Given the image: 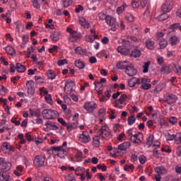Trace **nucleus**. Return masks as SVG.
Instances as JSON below:
<instances>
[{
	"label": "nucleus",
	"instance_id": "33",
	"mask_svg": "<svg viewBox=\"0 0 181 181\" xmlns=\"http://www.w3.org/2000/svg\"><path fill=\"white\" fill-rule=\"evenodd\" d=\"M98 56H100L101 57H105V59H108L110 57V52L103 49L98 54Z\"/></svg>",
	"mask_w": 181,
	"mask_h": 181
},
{
	"label": "nucleus",
	"instance_id": "64",
	"mask_svg": "<svg viewBox=\"0 0 181 181\" xmlns=\"http://www.w3.org/2000/svg\"><path fill=\"white\" fill-rule=\"evenodd\" d=\"M68 180L69 181H76V177H74V175H73V174H69L68 175Z\"/></svg>",
	"mask_w": 181,
	"mask_h": 181
},
{
	"label": "nucleus",
	"instance_id": "63",
	"mask_svg": "<svg viewBox=\"0 0 181 181\" xmlns=\"http://www.w3.org/2000/svg\"><path fill=\"white\" fill-rule=\"evenodd\" d=\"M1 149H2V151H4V152H5V151L9 149V145L8 144V143H4L2 144Z\"/></svg>",
	"mask_w": 181,
	"mask_h": 181
},
{
	"label": "nucleus",
	"instance_id": "9",
	"mask_svg": "<svg viewBox=\"0 0 181 181\" xmlns=\"http://www.w3.org/2000/svg\"><path fill=\"white\" fill-rule=\"evenodd\" d=\"M168 42L171 46L175 47L177 46L179 43H180V37L172 35V32L168 34Z\"/></svg>",
	"mask_w": 181,
	"mask_h": 181
},
{
	"label": "nucleus",
	"instance_id": "14",
	"mask_svg": "<svg viewBox=\"0 0 181 181\" xmlns=\"http://www.w3.org/2000/svg\"><path fill=\"white\" fill-rule=\"evenodd\" d=\"M80 25L84 28V29H90V23L84 17H81L78 19Z\"/></svg>",
	"mask_w": 181,
	"mask_h": 181
},
{
	"label": "nucleus",
	"instance_id": "45",
	"mask_svg": "<svg viewBox=\"0 0 181 181\" xmlns=\"http://www.w3.org/2000/svg\"><path fill=\"white\" fill-rule=\"evenodd\" d=\"M152 87V85L151 83H142L141 86V90H149Z\"/></svg>",
	"mask_w": 181,
	"mask_h": 181
},
{
	"label": "nucleus",
	"instance_id": "31",
	"mask_svg": "<svg viewBox=\"0 0 181 181\" xmlns=\"http://www.w3.org/2000/svg\"><path fill=\"white\" fill-rule=\"evenodd\" d=\"M175 145H181V132L175 134V140L174 141Z\"/></svg>",
	"mask_w": 181,
	"mask_h": 181
},
{
	"label": "nucleus",
	"instance_id": "58",
	"mask_svg": "<svg viewBox=\"0 0 181 181\" xmlns=\"http://www.w3.org/2000/svg\"><path fill=\"white\" fill-rule=\"evenodd\" d=\"M59 50V47L57 45H53L51 48L49 49V53H53L54 52H57Z\"/></svg>",
	"mask_w": 181,
	"mask_h": 181
},
{
	"label": "nucleus",
	"instance_id": "56",
	"mask_svg": "<svg viewBox=\"0 0 181 181\" xmlns=\"http://www.w3.org/2000/svg\"><path fill=\"white\" fill-rule=\"evenodd\" d=\"M132 8H139V2L138 0H133L132 1Z\"/></svg>",
	"mask_w": 181,
	"mask_h": 181
},
{
	"label": "nucleus",
	"instance_id": "25",
	"mask_svg": "<svg viewBox=\"0 0 181 181\" xmlns=\"http://www.w3.org/2000/svg\"><path fill=\"white\" fill-rule=\"evenodd\" d=\"M50 37L53 42H57L60 40V33L54 32L51 35Z\"/></svg>",
	"mask_w": 181,
	"mask_h": 181
},
{
	"label": "nucleus",
	"instance_id": "26",
	"mask_svg": "<svg viewBox=\"0 0 181 181\" xmlns=\"http://www.w3.org/2000/svg\"><path fill=\"white\" fill-rule=\"evenodd\" d=\"M67 153V150L66 148H63L59 153H57V156L60 158L61 159H66V155Z\"/></svg>",
	"mask_w": 181,
	"mask_h": 181
},
{
	"label": "nucleus",
	"instance_id": "5",
	"mask_svg": "<svg viewBox=\"0 0 181 181\" xmlns=\"http://www.w3.org/2000/svg\"><path fill=\"white\" fill-rule=\"evenodd\" d=\"M45 162H46V156L40 154L35 156L33 165L35 168H43Z\"/></svg>",
	"mask_w": 181,
	"mask_h": 181
},
{
	"label": "nucleus",
	"instance_id": "52",
	"mask_svg": "<svg viewBox=\"0 0 181 181\" xmlns=\"http://www.w3.org/2000/svg\"><path fill=\"white\" fill-rule=\"evenodd\" d=\"M126 21H128V22H134V16L132 14H127L125 16Z\"/></svg>",
	"mask_w": 181,
	"mask_h": 181
},
{
	"label": "nucleus",
	"instance_id": "12",
	"mask_svg": "<svg viewBox=\"0 0 181 181\" xmlns=\"http://www.w3.org/2000/svg\"><path fill=\"white\" fill-rule=\"evenodd\" d=\"M173 8V3L170 0H166L165 2L161 6V10L163 12H170Z\"/></svg>",
	"mask_w": 181,
	"mask_h": 181
},
{
	"label": "nucleus",
	"instance_id": "36",
	"mask_svg": "<svg viewBox=\"0 0 181 181\" xmlns=\"http://www.w3.org/2000/svg\"><path fill=\"white\" fill-rule=\"evenodd\" d=\"M149 66H151V62H145L143 66V73H148L149 71Z\"/></svg>",
	"mask_w": 181,
	"mask_h": 181
},
{
	"label": "nucleus",
	"instance_id": "4",
	"mask_svg": "<svg viewBox=\"0 0 181 181\" xmlns=\"http://www.w3.org/2000/svg\"><path fill=\"white\" fill-rule=\"evenodd\" d=\"M42 114L45 119H56L59 117V112L52 109H45Z\"/></svg>",
	"mask_w": 181,
	"mask_h": 181
},
{
	"label": "nucleus",
	"instance_id": "46",
	"mask_svg": "<svg viewBox=\"0 0 181 181\" xmlns=\"http://www.w3.org/2000/svg\"><path fill=\"white\" fill-rule=\"evenodd\" d=\"M154 138L155 136L153 135H151L148 137L146 144L147 145H148V146H151V145H152Z\"/></svg>",
	"mask_w": 181,
	"mask_h": 181
},
{
	"label": "nucleus",
	"instance_id": "41",
	"mask_svg": "<svg viewBox=\"0 0 181 181\" xmlns=\"http://www.w3.org/2000/svg\"><path fill=\"white\" fill-rule=\"evenodd\" d=\"M177 117L173 116L170 117V119H168V122L172 125H176V124H177Z\"/></svg>",
	"mask_w": 181,
	"mask_h": 181
},
{
	"label": "nucleus",
	"instance_id": "37",
	"mask_svg": "<svg viewBox=\"0 0 181 181\" xmlns=\"http://www.w3.org/2000/svg\"><path fill=\"white\" fill-rule=\"evenodd\" d=\"M159 45L160 49H165L168 47V40L163 39L160 41Z\"/></svg>",
	"mask_w": 181,
	"mask_h": 181
},
{
	"label": "nucleus",
	"instance_id": "61",
	"mask_svg": "<svg viewBox=\"0 0 181 181\" xmlns=\"http://www.w3.org/2000/svg\"><path fill=\"white\" fill-rule=\"evenodd\" d=\"M11 122H12V124H15V125H16V127L21 125V121L16 120V117L12 118Z\"/></svg>",
	"mask_w": 181,
	"mask_h": 181
},
{
	"label": "nucleus",
	"instance_id": "48",
	"mask_svg": "<svg viewBox=\"0 0 181 181\" xmlns=\"http://www.w3.org/2000/svg\"><path fill=\"white\" fill-rule=\"evenodd\" d=\"M45 99L48 104H50V105L53 104V100L52 99V95H47L45 97Z\"/></svg>",
	"mask_w": 181,
	"mask_h": 181
},
{
	"label": "nucleus",
	"instance_id": "55",
	"mask_svg": "<svg viewBox=\"0 0 181 181\" xmlns=\"http://www.w3.org/2000/svg\"><path fill=\"white\" fill-rule=\"evenodd\" d=\"M33 142L36 144V145H39L40 144H43V139L39 138H34Z\"/></svg>",
	"mask_w": 181,
	"mask_h": 181
},
{
	"label": "nucleus",
	"instance_id": "7",
	"mask_svg": "<svg viewBox=\"0 0 181 181\" xmlns=\"http://www.w3.org/2000/svg\"><path fill=\"white\" fill-rule=\"evenodd\" d=\"M98 108V105L94 101L86 102L83 105V110L88 112V114H91L94 112L95 110Z\"/></svg>",
	"mask_w": 181,
	"mask_h": 181
},
{
	"label": "nucleus",
	"instance_id": "10",
	"mask_svg": "<svg viewBox=\"0 0 181 181\" xmlns=\"http://www.w3.org/2000/svg\"><path fill=\"white\" fill-rule=\"evenodd\" d=\"M130 141L133 142V144H142L144 141V134L139 132L138 134H135L130 136Z\"/></svg>",
	"mask_w": 181,
	"mask_h": 181
},
{
	"label": "nucleus",
	"instance_id": "32",
	"mask_svg": "<svg viewBox=\"0 0 181 181\" xmlns=\"http://www.w3.org/2000/svg\"><path fill=\"white\" fill-rule=\"evenodd\" d=\"M5 50L6 52V53L8 54H9L10 56H13V54H15L16 52H15V49L12 47H6L5 48Z\"/></svg>",
	"mask_w": 181,
	"mask_h": 181
},
{
	"label": "nucleus",
	"instance_id": "6",
	"mask_svg": "<svg viewBox=\"0 0 181 181\" xmlns=\"http://www.w3.org/2000/svg\"><path fill=\"white\" fill-rule=\"evenodd\" d=\"M105 22L108 26H111L112 32H115L119 28V24L117 22V19L111 16H107Z\"/></svg>",
	"mask_w": 181,
	"mask_h": 181
},
{
	"label": "nucleus",
	"instance_id": "24",
	"mask_svg": "<svg viewBox=\"0 0 181 181\" xmlns=\"http://www.w3.org/2000/svg\"><path fill=\"white\" fill-rule=\"evenodd\" d=\"M75 66L78 69L82 70L83 69H84V67H86V64L83 61L78 59L75 61Z\"/></svg>",
	"mask_w": 181,
	"mask_h": 181
},
{
	"label": "nucleus",
	"instance_id": "40",
	"mask_svg": "<svg viewBox=\"0 0 181 181\" xmlns=\"http://www.w3.org/2000/svg\"><path fill=\"white\" fill-rule=\"evenodd\" d=\"M167 141H175L176 134H170V133H168L165 135Z\"/></svg>",
	"mask_w": 181,
	"mask_h": 181
},
{
	"label": "nucleus",
	"instance_id": "3",
	"mask_svg": "<svg viewBox=\"0 0 181 181\" xmlns=\"http://www.w3.org/2000/svg\"><path fill=\"white\" fill-rule=\"evenodd\" d=\"M66 32L69 33V40L72 43H76L78 40H80V39L83 37L81 33L76 31L70 27L66 28Z\"/></svg>",
	"mask_w": 181,
	"mask_h": 181
},
{
	"label": "nucleus",
	"instance_id": "62",
	"mask_svg": "<svg viewBox=\"0 0 181 181\" xmlns=\"http://www.w3.org/2000/svg\"><path fill=\"white\" fill-rule=\"evenodd\" d=\"M97 168L99 170H102L103 172H105V170H107V165H103L101 164H98L97 165Z\"/></svg>",
	"mask_w": 181,
	"mask_h": 181
},
{
	"label": "nucleus",
	"instance_id": "17",
	"mask_svg": "<svg viewBox=\"0 0 181 181\" xmlns=\"http://www.w3.org/2000/svg\"><path fill=\"white\" fill-rule=\"evenodd\" d=\"M145 46L148 50H153L155 49V41L148 39L145 41Z\"/></svg>",
	"mask_w": 181,
	"mask_h": 181
},
{
	"label": "nucleus",
	"instance_id": "11",
	"mask_svg": "<svg viewBox=\"0 0 181 181\" xmlns=\"http://www.w3.org/2000/svg\"><path fill=\"white\" fill-rule=\"evenodd\" d=\"M26 87L28 88L27 93L28 95L30 97H33V94H35V82L33 81H28Z\"/></svg>",
	"mask_w": 181,
	"mask_h": 181
},
{
	"label": "nucleus",
	"instance_id": "21",
	"mask_svg": "<svg viewBox=\"0 0 181 181\" xmlns=\"http://www.w3.org/2000/svg\"><path fill=\"white\" fill-rule=\"evenodd\" d=\"M76 53L80 54L81 56H88V52L85 49L81 48V47H77L75 49Z\"/></svg>",
	"mask_w": 181,
	"mask_h": 181
},
{
	"label": "nucleus",
	"instance_id": "47",
	"mask_svg": "<svg viewBox=\"0 0 181 181\" xmlns=\"http://www.w3.org/2000/svg\"><path fill=\"white\" fill-rule=\"evenodd\" d=\"M25 139L26 141H28V142H32V141H34L35 138L32 136V134L30 133H26Z\"/></svg>",
	"mask_w": 181,
	"mask_h": 181
},
{
	"label": "nucleus",
	"instance_id": "34",
	"mask_svg": "<svg viewBox=\"0 0 181 181\" xmlns=\"http://www.w3.org/2000/svg\"><path fill=\"white\" fill-rule=\"evenodd\" d=\"M163 88H165V83H160L156 86V88H155L154 91H156V93H159V91H162V90H163Z\"/></svg>",
	"mask_w": 181,
	"mask_h": 181
},
{
	"label": "nucleus",
	"instance_id": "50",
	"mask_svg": "<svg viewBox=\"0 0 181 181\" xmlns=\"http://www.w3.org/2000/svg\"><path fill=\"white\" fill-rule=\"evenodd\" d=\"M107 81V79H105V78H103L100 81H95L94 82L95 86V88L98 87V86H100V84H102V83H105Z\"/></svg>",
	"mask_w": 181,
	"mask_h": 181
},
{
	"label": "nucleus",
	"instance_id": "2",
	"mask_svg": "<svg viewBox=\"0 0 181 181\" xmlns=\"http://www.w3.org/2000/svg\"><path fill=\"white\" fill-rule=\"evenodd\" d=\"M12 168V164L9 162H4L2 168L0 170V181H12L9 176V170Z\"/></svg>",
	"mask_w": 181,
	"mask_h": 181
},
{
	"label": "nucleus",
	"instance_id": "35",
	"mask_svg": "<svg viewBox=\"0 0 181 181\" xmlns=\"http://www.w3.org/2000/svg\"><path fill=\"white\" fill-rule=\"evenodd\" d=\"M169 18V15L166 13H163L158 16V21H160L161 22H163V21H166Z\"/></svg>",
	"mask_w": 181,
	"mask_h": 181
},
{
	"label": "nucleus",
	"instance_id": "1",
	"mask_svg": "<svg viewBox=\"0 0 181 181\" xmlns=\"http://www.w3.org/2000/svg\"><path fill=\"white\" fill-rule=\"evenodd\" d=\"M98 136L93 137V146L95 148H100V138L103 141H110V138H112V132L111 129L107 125H103L101 127L100 129L98 132Z\"/></svg>",
	"mask_w": 181,
	"mask_h": 181
},
{
	"label": "nucleus",
	"instance_id": "42",
	"mask_svg": "<svg viewBox=\"0 0 181 181\" xmlns=\"http://www.w3.org/2000/svg\"><path fill=\"white\" fill-rule=\"evenodd\" d=\"M180 23H173L170 26V29H171V30H173V32H175V30H176V29H180Z\"/></svg>",
	"mask_w": 181,
	"mask_h": 181
},
{
	"label": "nucleus",
	"instance_id": "51",
	"mask_svg": "<svg viewBox=\"0 0 181 181\" xmlns=\"http://www.w3.org/2000/svg\"><path fill=\"white\" fill-rule=\"evenodd\" d=\"M139 162L141 163V165H144V163L146 162V157L144 155H141L139 157Z\"/></svg>",
	"mask_w": 181,
	"mask_h": 181
},
{
	"label": "nucleus",
	"instance_id": "23",
	"mask_svg": "<svg viewBox=\"0 0 181 181\" xmlns=\"http://www.w3.org/2000/svg\"><path fill=\"white\" fill-rule=\"evenodd\" d=\"M30 115L32 117H36V118L40 117V110L35 109H29Z\"/></svg>",
	"mask_w": 181,
	"mask_h": 181
},
{
	"label": "nucleus",
	"instance_id": "8",
	"mask_svg": "<svg viewBox=\"0 0 181 181\" xmlns=\"http://www.w3.org/2000/svg\"><path fill=\"white\" fill-rule=\"evenodd\" d=\"M78 141L82 144H88L91 141V136H90L88 132L86 131L82 132L81 134H78Z\"/></svg>",
	"mask_w": 181,
	"mask_h": 181
},
{
	"label": "nucleus",
	"instance_id": "29",
	"mask_svg": "<svg viewBox=\"0 0 181 181\" xmlns=\"http://www.w3.org/2000/svg\"><path fill=\"white\" fill-rule=\"evenodd\" d=\"M47 76L49 80H54V78H56V74H54V71L52 69L48 70Z\"/></svg>",
	"mask_w": 181,
	"mask_h": 181
},
{
	"label": "nucleus",
	"instance_id": "20",
	"mask_svg": "<svg viewBox=\"0 0 181 181\" xmlns=\"http://www.w3.org/2000/svg\"><path fill=\"white\" fill-rule=\"evenodd\" d=\"M136 84H141V79L133 77L129 81V86L132 88L135 87Z\"/></svg>",
	"mask_w": 181,
	"mask_h": 181
},
{
	"label": "nucleus",
	"instance_id": "22",
	"mask_svg": "<svg viewBox=\"0 0 181 181\" xmlns=\"http://www.w3.org/2000/svg\"><path fill=\"white\" fill-rule=\"evenodd\" d=\"M16 70H17L18 73H25V71H26V66L22 65L21 63H17L16 65Z\"/></svg>",
	"mask_w": 181,
	"mask_h": 181
},
{
	"label": "nucleus",
	"instance_id": "38",
	"mask_svg": "<svg viewBox=\"0 0 181 181\" xmlns=\"http://www.w3.org/2000/svg\"><path fill=\"white\" fill-rule=\"evenodd\" d=\"M127 4H123L120 6H119L117 8V13H118V15H121V13H122V12H124V11H125V8H127Z\"/></svg>",
	"mask_w": 181,
	"mask_h": 181
},
{
	"label": "nucleus",
	"instance_id": "53",
	"mask_svg": "<svg viewBox=\"0 0 181 181\" xmlns=\"http://www.w3.org/2000/svg\"><path fill=\"white\" fill-rule=\"evenodd\" d=\"M33 6L35 9H40V4L37 2V0H33Z\"/></svg>",
	"mask_w": 181,
	"mask_h": 181
},
{
	"label": "nucleus",
	"instance_id": "54",
	"mask_svg": "<svg viewBox=\"0 0 181 181\" xmlns=\"http://www.w3.org/2000/svg\"><path fill=\"white\" fill-rule=\"evenodd\" d=\"M99 18H100L102 21H107V18H108V16L105 15L104 13H99L98 14Z\"/></svg>",
	"mask_w": 181,
	"mask_h": 181
},
{
	"label": "nucleus",
	"instance_id": "15",
	"mask_svg": "<svg viewBox=\"0 0 181 181\" xmlns=\"http://www.w3.org/2000/svg\"><path fill=\"white\" fill-rule=\"evenodd\" d=\"M131 143L129 141H124L118 146V151L121 152H122V151H127V149H129Z\"/></svg>",
	"mask_w": 181,
	"mask_h": 181
},
{
	"label": "nucleus",
	"instance_id": "28",
	"mask_svg": "<svg viewBox=\"0 0 181 181\" xmlns=\"http://www.w3.org/2000/svg\"><path fill=\"white\" fill-rule=\"evenodd\" d=\"M61 4L64 8H69V6L73 4V0H62Z\"/></svg>",
	"mask_w": 181,
	"mask_h": 181
},
{
	"label": "nucleus",
	"instance_id": "44",
	"mask_svg": "<svg viewBox=\"0 0 181 181\" xmlns=\"http://www.w3.org/2000/svg\"><path fill=\"white\" fill-rule=\"evenodd\" d=\"M64 148L63 146H52L51 147V151H52V152H57V153H59L61 150H62Z\"/></svg>",
	"mask_w": 181,
	"mask_h": 181
},
{
	"label": "nucleus",
	"instance_id": "16",
	"mask_svg": "<svg viewBox=\"0 0 181 181\" xmlns=\"http://www.w3.org/2000/svg\"><path fill=\"white\" fill-rule=\"evenodd\" d=\"M45 126L47 127V129H49V131H57L59 129V127H57L54 123H53L52 121H47Z\"/></svg>",
	"mask_w": 181,
	"mask_h": 181
},
{
	"label": "nucleus",
	"instance_id": "30",
	"mask_svg": "<svg viewBox=\"0 0 181 181\" xmlns=\"http://www.w3.org/2000/svg\"><path fill=\"white\" fill-rule=\"evenodd\" d=\"M117 50L118 53H120L121 54H124V56H127V54H128V49H125V47L122 46H119Z\"/></svg>",
	"mask_w": 181,
	"mask_h": 181
},
{
	"label": "nucleus",
	"instance_id": "49",
	"mask_svg": "<svg viewBox=\"0 0 181 181\" xmlns=\"http://www.w3.org/2000/svg\"><path fill=\"white\" fill-rule=\"evenodd\" d=\"M141 84H148V83H151V78H140Z\"/></svg>",
	"mask_w": 181,
	"mask_h": 181
},
{
	"label": "nucleus",
	"instance_id": "27",
	"mask_svg": "<svg viewBox=\"0 0 181 181\" xmlns=\"http://www.w3.org/2000/svg\"><path fill=\"white\" fill-rule=\"evenodd\" d=\"M128 96L127 95H122L118 100L116 101V105H121L124 104V100H127Z\"/></svg>",
	"mask_w": 181,
	"mask_h": 181
},
{
	"label": "nucleus",
	"instance_id": "59",
	"mask_svg": "<svg viewBox=\"0 0 181 181\" xmlns=\"http://www.w3.org/2000/svg\"><path fill=\"white\" fill-rule=\"evenodd\" d=\"M81 156H83V154L81 153H77L75 156L76 162H81Z\"/></svg>",
	"mask_w": 181,
	"mask_h": 181
},
{
	"label": "nucleus",
	"instance_id": "39",
	"mask_svg": "<svg viewBox=\"0 0 181 181\" xmlns=\"http://www.w3.org/2000/svg\"><path fill=\"white\" fill-rule=\"evenodd\" d=\"M135 121H136L135 116L131 115L130 117H129L127 122L129 125H134V124H135Z\"/></svg>",
	"mask_w": 181,
	"mask_h": 181
},
{
	"label": "nucleus",
	"instance_id": "60",
	"mask_svg": "<svg viewBox=\"0 0 181 181\" xmlns=\"http://www.w3.org/2000/svg\"><path fill=\"white\" fill-rule=\"evenodd\" d=\"M16 30H18V32H19V30H21V29L23 28L22 23L19 21L16 23Z\"/></svg>",
	"mask_w": 181,
	"mask_h": 181
},
{
	"label": "nucleus",
	"instance_id": "18",
	"mask_svg": "<svg viewBox=\"0 0 181 181\" xmlns=\"http://www.w3.org/2000/svg\"><path fill=\"white\" fill-rule=\"evenodd\" d=\"M142 56V52L141 49L138 48H134L132 51V54H130V57H134V59H137L138 57H141Z\"/></svg>",
	"mask_w": 181,
	"mask_h": 181
},
{
	"label": "nucleus",
	"instance_id": "43",
	"mask_svg": "<svg viewBox=\"0 0 181 181\" xmlns=\"http://www.w3.org/2000/svg\"><path fill=\"white\" fill-rule=\"evenodd\" d=\"M117 67L119 69V70H127V66H125L124 64V62H119L117 64Z\"/></svg>",
	"mask_w": 181,
	"mask_h": 181
},
{
	"label": "nucleus",
	"instance_id": "13",
	"mask_svg": "<svg viewBox=\"0 0 181 181\" xmlns=\"http://www.w3.org/2000/svg\"><path fill=\"white\" fill-rule=\"evenodd\" d=\"M126 74L129 76V77H134V76L136 74V69H135L132 65L127 66Z\"/></svg>",
	"mask_w": 181,
	"mask_h": 181
},
{
	"label": "nucleus",
	"instance_id": "19",
	"mask_svg": "<svg viewBox=\"0 0 181 181\" xmlns=\"http://www.w3.org/2000/svg\"><path fill=\"white\" fill-rule=\"evenodd\" d=\"M155 172L156 173H158V175H163L168 174V169L163 166H159L155 168Z\"/></svg>",
	"mask_w": 181,
	"mask_h": 181
},
{
	"label": "nucleus",
	"instance_id": "57",
	"mask_svg": "<svg viewBox=\"0 0 181 181\" xmlns=\"http://www.w3.org/2000/svg\"><path fill=\"white\" fill-rule=\"evenodd\" d=\"M57 64L58 66H64V64H67V59H64L58 60Z\"/></svg>",
	"mask_w": 181,
	"mask_h": 181
}]
</instances>
